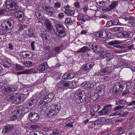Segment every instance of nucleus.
<instances>
[{
    "label": "nucleus",
    "instance_id": "f257e3e1",
    "mask_svg": "<svg viewBox=\"0 0 135 135\" xmlns=\"http://www.w3.org/2000/svg\"><path fill=\"white\" fill-rule=\"evenodd\" d=\"M61 109L60 104L52 105L46 109V112L48 117L52 118L59 113Z\"/></svg>",
    "mask_w": 135,
    "mask_h": 135
},
{
    "label": "nucleus",
    "instance_id": "f03ea898",
    "mask_svg": "<svg viewBox=\"0 0 135 135\" xmlns=\"http://www.w3.org/2000/svg\"><path fill=\"white\" fill-rule=\"evenodd\" d=\"M29 112V109L26 107L22 106H19L13 112V115L11 117V119L15 120L22 117V114H24Z\"/></svg>",
    "mask_w": 135,
    "mask_h": 135
},
{
    "label": "nucleus",
    "instance_id": "7ed1b4c3",
    "mask_svg": "<svg viewBox=\"0 0 135 135\" xmlns=\"http://www.w3.org/2000/svg\"><path fill=\"white\" fill-rule=\"evenodd\" d=\"M13 23V21L11 19L5 21L2 23L1 26L3 30V34H5L7 31L12 29Z\"/></svg>",
    "mask_w": 135,
    "mask_h": 135
},
{
    "label": "nucleus",
    "instance_id": "20e7f679",
    "mask_svg": "<svg viewBox=\"0 0 135 135\" xmlns=\"http://www.w3.org/2000/svg\"><path fill=\"white\" fill-rule=\"evenodd\" d=\"M54 98V96L52 93L47 95L43 100H41L38 105L42 107L45 108L47 105V103L50 102Z\"/></svg>",
    "mask_w": 135,
    "mask_h": 135
},
{
    "label": "nucleus",
    "instance_id": "39448f33",
    "mask_svg": "<svg viewBox=\"0 0 135 135\" xmlns=\"http://www.w3.org/2000/svg\"><path fill=\"white\" fill-rule=\"evenodd\" d=\"M54 27L56 28V34L60 37H63L66 36V33L63 25L60 24L55 25Z\"/></svg>",
    "mask_w": 135,
    "mask_h": 135
},
{
    "label": "nucleus",
    "instance_id": "423d86ee",
    "mask_svg": "<svg viewBox=\"0 0 135 135\" xmlns=\"http://www.w3.org/2000/svg\"><path fill=\"white\" fill-rule=\"evenodd\" d=\"M95 35L97 37L101 38H110L112 36V34L109 31L104 30L97 32Z\"/></svg>",
    "mask_w": 135,
    "mask_h": 135
},
{
    "label": "nucleus",
    "instance_id": "0eeeda50",
    "mask_svg": "<svg viewBox=\"0 0 135 135\" xmlns=\"http://www.w3.org/2000/svg\"><path fill=\"white\" fill-rule=\"evenodd\" d=\"M6 8L10 10L14 11L17 9L19 6L12 0H7L6 2Z\"/></svg>",
    "mask_w": 135,
    "mask_h": 135
},
{
    "label": "nucleus",
    "instance_id": "6e6552de",
    "mask_svg": "<svg viewBox=\"0 0 135 135\" xmlns=\"http://www.w3.org/2000/svg\"><path fill=\"white\" fill-rule=\"evenodd\" d=\"M112 105L109 104H106L105 107L98 113L99 115H103L109 114L110 112Z\"/></svg>",
    "mask_w": 135,
    "mask_h": 135
},
{
    "label": "nucleus",
    "instance_id": "1a4fd4ad",
    "mask_svg": "<svg viewBox=\"0 0 135 135\" xmlns=\"http://www.w3.org/2000/svg\"><path fill=\"white\" fill-rule=\"evenodd\" d=\"M82 97H79L78 95H76V97H74V98L75 102L78 103H80L83 102L86 103H88L90 100V98L88 97H86V94Z\"/></svg>",
    "mask_w": 135,
    "mask_h": 135
},
{
    "label": "nucleus",
    "instance_id": "9d476101",
    "mask_svg": "<svg viewBox=\"0 0 135 135\" xmlns=\"http://www.w3.org/2000/svg\"><path fill=\"white\" fill-rule=\"evenodd\" d=\"M94 65V63L92 62H89L86 63L81 67V70L86 73L89 72L90 69Z\"/></svg>",
    "mask_w": 135,
    "mask_h": 135
},
{
    "label": "nucleus",
    "instance_id": "9b49d317",
    "mask_svg": "<svg viewBox=\"0 0 135 135\" xmlns=\"http://www.w3.org/2000/svg\"><path fill=\"white\" fill-rule=\"evenodd\" d=\"M76 73L73 72L69 71L66 73L62 76V78L64 80L71 79L76 77Z\"/></svg>",
    "mask_w": 135,
    "mask_h": 135
},
{
    "label": "nucleus",
    "instance_id": "f8f14e48",
    "mask_svg": "<svg viewBox=\"0 0 135 135\" xmlns=\"http://www.w3.org/2000/svg\"><path fill=\"white\" fill-rule=\"evenodd\" d=\"M14 127L15 126L13 124H10L6 125L3 129L2 133L3 134L11 133L13 130Z\"/></svg>",
    "mask_w": 135,
    "mask_h": 135
},
{
    "label": "nucleus",
    "instance_id": "ddd939ff",
    "mask_svg": "<svg viewBox=\"0 0 135 135\" xmlns=\"http://www.w3.org/2000/svg\"><path fill=\"white\" fill-rule=\"evenodd\" d=\"M39 116L38 114L36 113H31L29 115L30 120L34 122L38 121L39 120Z\"/></svg>",
    "mask_w": 135,
    "mask_h": 135
},
{
    "label": "nucleus",
    "instance_id": "4468645a",
    "mask_svg": "<svg viewBox=\"0 0 135 135\" xmlns=\"http://www.w3.org/2000/svg\"><path fill=\"white\" fill-rule=\"evenodd\" d=\"M49 68L46 62L43 63L40 65L37 68V70L40 72L44 71Z\"/></svg>",
    "mask_w": 135,
    "mask_h": 135
},
{
    "label": "nucleus",
    "instance_id": "2eb2a0df",
    "mask_svg": "<svg viewBox=\"0 0 135 135\" xmlns=\"http://www.w3.org/2000/svg\"><path fill=\"white\" fill-rule=\"evenodd\" d=\"M124 85H123L120 83L115 84L113 89V90L115 92L122 91L125 87Z\"/></svg>",
    "mask_w": 135,
    "mask_h": 135
},
{
    "label": "nucleus",
    "instance_id": "dca6fc26",
    "mask_svg": "<svg viewBox=\"0 0 135 135\" xmlns=\"http://www.w3.org/2000/svg\"><path fill=\"white\" fill-rule=\"evenodd\" d=\"M65 87L68 88L70 89L75 88L76 87L77 85L75 83L77 82H73V81H68L66 82H64Z\"/></svg>",
    "mask_w": 135,
    "mask_h": 135
},
{
    "label": "nucleus",
    "instance_id": "f3484780",
    "mask_svg": "<svg viewBox=\"0 0 135 135\" xmlns=\"http://www.w3.org/2000/svg\"><path fill=\"white\" fill-rule=\"evenodd\" d=\"M40 36L41 37L43 40L46 42H47L49 41V36L46 33V31H43L40 33Z\"/></svg>",
    "mask_w": 135,
    "mask_h": 135
},
{
    "label": "nucleus",
    "instance_id": "a211bd4d",
    "mask_svg": "<svg viewBox=\"0 0 135 135\" xmlns=\"http://www.w3.org/2000/svg\"><path fill=\"white\" fill-rule=\"evenodd\" d=\"M90 47L92 50H94L95 52H99L100 50L99 46L98 45L96 44L95 43L93 42L89 44Z\"/></svg>",
    "mask_w": 135,
    "mask_h": 135
},
{
    "label": "nucleus",
    "instance_id": "6ab92c4d",
    "mask_svg": "<svg viewBox=\"0 0 135 135\" xmlns=\"http://www.w3.org/2000/svg\"><path fill=\"white\" fill-rule=\"evenodd\" d=\"M56 86L58 90L61 92L63 91L65 87L64 81H60L57 84Z\"/></svg>",
    "mask_w": 135,
    "mask_h": 135
},
{
    "label": "nucleus",
    "instance_id": "aec40b11",
    "mask_svg": "<svg viewBox=\"0 0 135 135\" xmlns=\"http://www.w3.org/2000/svg\"><path fill=\"white\" fill-rule=\"evenodd\" d=\"M35 13L38 18L43 20L44 15L42 11L41 10H36L35 12Z\"/></svg>",
    "mask_w": 135,
    "mask_h": 135
},
{
    "label": "nucleus",
    "instance_id": "412c9836",
    "mask_svg": "<svg viewBox=\"0 0 135 135\" xmlns=\"http://www.w3.org/2000/svg\"><path fill=\"white\" fill-rule=\"evenodd\" d=\"M104 86H100L99 87H97V88L96 90V92L99 96H102L104 93Z\"/></svg>",
    "mask_w": 135,
    "mask_h": 135
},
{
    "label": "nucleus",
    "instance_id": "4be33fe9",
    "mask_svg": "<svg viewBox=\"0 0 135 135\" xmlns=\"http://www.w3.org/2000/svg\"><path fill=\"white\" fill-rule=\"evenodd\" d=\"M45 25L47 29L50 31L52 30L53 27L51 25V22L49 20L47 19L45 20Z\"/></svg>",
    "mask_w": 135,
    "mask_h": 135
},
{
    "label": "nucleus",
    "instance_id": "5701e85b",
    "mask_svg": "<svg viewBox=\"0 0 135 135\" xmlns=\"http://www.w3.org/2000/svg\"><path fill=\"white\" fill-rule=\"evenodd\" d=\"M83 94H86L85 91L83 90H81L80 89H79L76 91L74 97H76V95H78L79 97L83 96L84 95Z\"/></svg>",
    "mask_w": 135,
    "mask_h": 135
},
{
    "label": "nucleus",
    "instance_id": "b1692460",
    "mask_svg": "<svg viewBox=\"0 0 135 135\" xmlns=\"http://www.w3.org/2000/svg\"><path fill=\"white\" fill-rule=\"evenodd\" d=\"M16 98L15 96L12 94H7L5 97V99L7 101H13Z\"/></svg>",
    "mask_w": 135,
    "mask_h": 135
},
{
    "label": "nucleus",
    "instance_id": "393cba45",
    "mask_svg": "<svg viewBox=\"0 0 135 135\" xmlns=\"http://www.w3.org/2000/svg\"><path fill=\"white\" fill-rule=\"evenodd\" d=\"M120 43L119 41H117L115 40L113 41H111L108 42L107 44L111 46H113V47H119V45H115L118 44Z\"/></svg>",
    "mask_w": 135,
    "mask_h": 135
},
{
    "label": "nucleus",
    "instance_id": "a878e982",
    "mask_svg": "<svg viewBox=\"0 0 135 135\" xmlns=\"http://www.w3.org/2000/svg\"><path fill=\"white\" fill-rule=\"evenodd\" d=\"M21 55L24 57L30 58L31 57V52L28 51H25L21 53Z\"/></svg>",
    "mask_w": 135,
    "mask_h": 135
},
{
    "label": "nucleus",
    "instance_id": "bb28decb",
    "mask_svg": "<svg viewBox=\"0 0 135 135\" xmlns=\"http://www.w3.org/2000/svg\"><path fill=\"white\" fill-rule=\"evenodd\" d=\"M124 37L126 38H131L132 37L134 34L131 31H124Z\"/></svg>",
    "mask_w": 135,
    "mask_h": 135
},
{
    "label": "nucleus",
    "instance_id": "cd10ccee",
    "mask_svg": "<svg viewBox=\"0 0 135 135\" xmlns=\"http://www.w3.org/2000/svg\"><path fill=\"white\" fill-rule=\"evenodd\" d=\"M74 122V119H71L68 120L65 123L66 126L68 127L72 128L73 127V123Z\"/></svg>",
    "mask_w": 135,
    "mask_h": 135
},
{
    "label": "nucleus",
    "instance_id": "c85d7f7f",
    "mask_svg": "<svg viewBox=\"0 0 135 135\" xmlns=\"http://www.w3.org/2000/svg\"><path fill=\"white\" fill-rule=\"evenodd\" d=\"M122 21H123L122 18H119V19H115L112 20V22L113 25H120Z\"/></svg>",
    "mask_w": 135,
    "mask_h": 135
},
{
    "label": "nucleus",
    "instance_id": "c756f323",
    "mask_svg": "<svg viewBox=\"0 0 135 135\" xmlns=\"http://www.w3.org/2000/svg\"><path fill=\"white\" fill-rule=\"evenodd\" d=\"M22 63L26 67L28 68L32 67L34 65V63L31 61H29L22 62Z\"/></svg>",
    "mask_w": 135,
    "mask_h": 135
},
{
    "label": "nucleus",
    "instance_id": "7c9ffc66",
    "mask_svg": "<svg viewBox=\"0 0 135 135\" xmlns=\"http://www.w3.org/2000/svg\"><path fill=\"white\" fill-rule=\"evenodd\" d=\"M15 13V17L21 21L23 20L24 15L23 14L18 13L17 12H16Z\"/></svg>",
    "mask_w": 135,
    "mask_h": 135
},
{
    "label": "nucleus",
    "instance_id": "2f4dec72",
    "mask_svg": "<svg viewBox=\"0 0 135 135\" xmlns=\"http://www.w3.org/2000/svg\"><path fill=\"white\" fill-rule=\"evenodd\" d=\"M89 50V49L88 47L84 46L78 50L77 52L78 53L82 52L84 53L86 52L87 51H88Z\"/></svg>",
    "mask_w": 135,
    "mask_h": 135
},
{
    "label": "nucleus",
    "instance_id": "473e14b6",
    "mask_svg": "<svg viewBox=\"0 0 135 135\" xmlns=\"http://www.w3.org/2000/svg\"><path fill=\"white\" fill-rule=\"evenodd\" d=\"M123 21L125 20V21H128V22H129V21H133L135 20V17L133 16H132L130 15H127L124 18H122Z\"/></svg>",
    "mask_w": 135,
    "mask_h": 135
},
{
    "label": "nucleus",
    "instance_id": "72a5a7b5",
    "mask_svg": "<svg viewBox=\"0 0 135 135\" xmlns=\"http://www.w3.org/2000/svg\"><path fill=\"white\" fill-rule=\"evenodd\" d=\"M46 12L47 15L51 16L54 15L55 14L53 8L50 6L48 9V10H47Z\"/></svg>",
    "mask_w": 135,
    "mask_h": 135
},
{
    "label": "nucleus",
    "instance_id": "f704fd0d",
    "mask_svg": "<svg viewBox=\"0 0 135 135\" xmlns=\"http://www.w3.org/2000/svg\"><path fill=\"white\" fill-rule=\"evenodd\" d=\"M127 103L125 100H119V101H116V104L118 105H121V106H124V105Z\"/></svg>",
    "mask_w": 135,
    "mask_h": 135
},
{
    "label": "nucleus",
    "instance_id": "c9c22d12",
    "mask_svg": "<svg viewBox=\"0 0 135 135\" xmlns=\"http://www.w3.org/2000/svg\"><path fill=\"white\" fill-rule=\"evenodd\" d=\"M82 79V78H80L78 79V81H77V82L79 84L80 83V81ZM81 84H82L83 86L84 87V88H88L89 89V86H88V82H84L83 83H81Z\"/></svg>",
    "mask_w": 135,
    "mask_h": 135
},
{
    "label": "nucleus",
    "instance_id": "e433bc0d",
    "mask_svg": "<svg viewBox=\"0 0 135 135\" xmlns=\"http://www.w3.org/2000/svg\"><path fill=\"white\" fill-rule=\"evenodd\" d=\"M64 12L65 13L67 14L68 15L71 16L74 14L75 11L74 10H72L69 8H67L65 9Z\"/></svg>",
    "mask_w": 135,
    "mask_h": 135
},
{
    "label": "nucleus",
    "instance_id": "4c0bfd02",
    "mask_svg": "<svg viewBox=\"0 0 135 135\" xmlns=\"http://www.w3.org/2000/svg\"><path fill=\"white\" fill-rule=\"evenodd\" d=\"M89 89L93 90L96 86V83L94 82H88Z\"/></svg>",
    "mask_w": 135,
    "mask_h": 135
},
{
    "label": "nucleus",
    "instance_id": "58836bf2",
    "mask_svg": "<svg viewBox=\"0 0 135 135\" xmlns=\"http://www.w3.org/2000/svg\"><path fill=\"white\" fill-rule=\"evenodd\" d=\"M12 91L10 88L7 87L5 88L4 91V93L5 94H12Z\"/></svg>",
    "mask_w": 135,
    "mask_h": 135
},
{
    "label": "nucleus",
    "instance_id": "ea45409f",
    "mask_svg": "<svg viewBox=\"0 0 135 135\" xmlns=\"http://www.w3.org/2000/svg\"><path fill=\"white\" fill-rule=\"evenodd\" d=\"M28 35L30 37H33L35 33V31L32 29L28 28L27 30Z\"/></svg>",
    "mask_w": 135,
    "mask_h": 135
},
{
    "label": "nucleus",
    "instance_id": "a19ab883",
    "mask_svg": "<svg viewBox=\"0 0 135 135\" xmlns=\"http://www.w3.org/2000/svg\"><path fill=\"white\" fill-rule=\"evenodd\" d=\"M114 35L115 37H124V31L115 33Z\"/></svg>",
    "mask_w": 135,
    "mask_h": 135
},
{
    "label": "nucleus",
    "instance_id": "79ce46f5",
    "mask_svg": "<svg viewBox=\"0 0 135 135\" xmlns=\"http://www.w3.org/2000/svg\"><path fill=\"white\" fill-rule=\"evenodd\" d=\"M99 96L97 93H92V96H91V98L93 100H95L98 99L99 98Z\"/></svg>",
    "mask_w": 135,
    "mask_h": 135
},
{
    "label": "nucleus",
    "instance_id": "37998d69",
    "mask_svg": "<svg viewBox=\"0 0 135 135\" xmlns=\"http://www.w3.org/2000/svg\"><path fill=\"white\" fill-rule=\"evenodd\" d=\"M118 5V2L117 1H115L113 2L111 4L109 5V7L111 8V9L112 10L114 9L116 6Z\"/></svg>",
    "mask_w": 135,
    "mask_h": 135
},
{
    "label": "nucleus",
    "instance_id": "c03bdc74",
    "mask_svg": "<svg viewBox=\"0 0 135 135\" xmlns=\"http://www.w3.org/2000/svg\"><path fill=\"white\" fill-rule=\"evenodd\" d=\"M7 12V10L4 7H2L0 9V15L6 14Z\"/></svg>",
    "mask_w": 135,
    "mask_h": 135
},
{
    "label": "nucleus",
    "instance_id": "a18cd8bd",
    "mask_svg": "<svg viewBox=\"0 0 135 135\" xmlns=\"http://www.w3.org/2000/svg\"><path fill=\"white\" fill-rule=\"evenodd\" d=\"M72 22V20L71 18H67L66 19L65 23L67 25H70Z\"/></svg>",
    "mask_w": 135,
    "mask_h": 135
},
{
    "label": "nucleus",
    "instance_id": "49530a36",
    "mask_svg": "<svg viewBox=\"0 0 135 135\" xmlns=\"http://www.w3.org/2000/svg\"><path fill=\"white\" fill-rule=\"evenodd\" d=\"M28 28V26L26 25H23V26H21L19 29V30L20 31H21L23 30L26 31L27 30Z\"/></svg>",
    "mask_w": 135,
    "mask_h": 135
},
{
    "label": "nucleus",
    "instance_id": "de8ad7c7",
    "mask_svg": "<svg viewBox=\"0 0 135 135\" xmlns=\"http://www.w3.org/2000/svg\"><path fill=\"white\" fill-rule=\"evenodd\" d=\"M104 68L105 70V73H106V74H108L111 73L112 69L110 67H107Z\"/></svg>",
    "mask_w": 135,
    "mask_h": 135
},
{
    "label": "nucleus",
    "instance_id": "09e8293b",
    "mask_svg": "<svg viewBox=\"0 0 135 135\" xmlns=\"http://www.w3.org/2000/svg\"><path fill=\"white\" fill-rule=\"evenodd\" d=\"M61 132L59 130H54L53 132V135H61Z\"/></svg>",
    "mask_w": 135,
    "mask_h": 135
},
{
    "label": "nucleus",
    "instance_id": "8fccbe9b",
    "mask_svg": "<svg viewBox=\"0 0 135 135\" xmlns=\"http://www.w3.org/2000/svg\"><path fill=\"white\" fill-rule=\"evenodd\" d=\"M109 56V54L108 52H104L101 54L100 56L102 58H106Z\"/></svg>",
    "mask_w": 135,
    "mask_h": 135
},
{
    "label": "nucleus",
    "instance_id": "3c124183",
    "mask_svg": "<svg viewBox=\"0 0 135 135\" xmlns=\"http://www.w3.org/2000/svg\"><path fill=\"white\" fill-rule=\"evenodd\" d=\"M40 107L41 108H42V109H41L39 111V113L41 115H44L45 113L46 112V110L45 109V108L46 107H47V105H46V107H45V108H43L42 107H41V106L40 105Z\"/></svg>",
    "mask_w": 135,
    "mask_h": 135
},
{
    "label": "nucleus",
    "instance_id": "603ef678",
    "mask_svg": "<svg viewBox=\"0 0 135 135\" xmlns=\"http://www.w3.org/2000/svg\"><path fill=\"white\" fill-rule=\"evenodd\" d=\"M16 69L18 71L21 70L23 69V67L17 64L16 65Z\"/></svg>",
    "mask_w": 135,
    "mask_h": 135
},
{
    "label": "nucleus",
    "instance_id": "864d4df0",
    "mask_svg": "<svg viewBox=\"0 0 135 135\" xmlns=\"http://www.w3.org/2000/svg\"><path fill=\"white\" fill-rule=\"evenodd\" d=\"M100 106L98 105H95V106L92 107L94 112L95 113L99 110Z\"/></svg>",
    "mask_w": 135,
    "mask_h": 135
},
{
    "label": "nucleus",
    "instance_id": "5fc2aeb1",
    "mask_svg": "<svg viewBox=\"0 0 135 135\" xmlns=\"http://www.w3.org/2000/svg\"><path fill=\"white\" fill-rule=\"evenodd\" d=\"M122 112L120 110L116 111L111 114V116H116L119 115H122Z\"/></svg>",
    "mask_w": 135,
    "mask_h": 135
},
{
    "label": "nucleus",
    "instance_id": "6e6d98bb",
    "mask_svg": "<svg viewBox=\"0 0 135 135\" xmlns=\"http://www.w3.org/2000/svg\"><path fill=\"white\" fill-rule=\"evenodd\" d=\"M36 45V43L34 41H32L31 43V47L32 48V49L33 50H35V46Z\"/></svg>",
    "mask_w": 135,
    "mask_h": 135
},
{
    "label": "nucleus",
    "instance_id": "4d7b16f0",
    "mask_svg": "<svg viewBox=\"0 0 135 135\" xmlns=\"http://www.w3.org/2000/svg\"><path fill=\"white\" fill-rule=\"evenodd\" d=\"M50 7V6H47L46 5L44 4H42L41 6L42 9L46 12L47 11V10H48V9H49Z\"/></svg>",
    "mask_w": 135,
    "mask_h": 135
},
{
    "label": "nucleus",
    "instance_id": "13d9d810",
    "mask_svg": "<svg viewBox=\"0 0 135 135\" xmlns=\"http://www.w3.org/2000/svg\"><path fill=\"white\" fill-rule=\"evenodd\" d=\"M125 107L124 106H121V105H119L118 106L116 107L115 108H113V110L114 111H116L117 110H118L121 109Z\"/></svg>",
    "mask_w": 135,
    "mask_h": 135
},
{
    "label": "nucleus",
    "instance_id": "bf43d9fd",
    "mask_svg": "<svg viewBox=\"0 0 135 135\" xmlns=\"http://www.w3.org/2000/svg\"><path fill=\"white\" fill-rule=\"evenodd\" d=\"M40 95L42 97V98L44 99V98L47 95L46 92L44 90L42 91L40 93Z\"/></svg>",
    "mask_w": 135,
    "mask_h": 135
},
{
    "label": "nucleus",
    "instance_id": "052dcab7",
    "mask_svg": "<svg viewBox=\"0 0 135 135\" xmlns=\"http://www.w3.org/2000/svg\"><path fill=\"white\" fill-rule=\"evenodd\" d=\"M38 102V100L36 99H33L31 100L32 105H35Z\"/></svg>",
    "mask_w": 135,
    "mask_h": 135
},
{
    "label": "nucleus",
    "instance_id": "680f3d73",
    "mask_svg": "<svg viewBox=\"0 0 135 135\" xmlns=\"http://www.w3.org/2000/svg\"><path fill=\"white\" fill-rule=\"evenodd\" d=\"M127 106H133L135 105V100H132L129 102H127Z\"/></svg>",
    "mask_w": 135,
    "mask_h": 135
},
{
    "label": "nucleus",
    "instance_id": "e2e57ef3",
    "mask_svg": "<svg viewBox=\"0 0 135 135\" xmlns=\"http://www.w3.org/2000/svg\"><path fill=\"white\" fill-rule=\"evenodd\" d=\"M51 128L50 127H45L43 129V130L44 131L47 132L51 131Z\"/></svg>",
    "mask_w": 135,
    "mask_h": 135
},
{
    "label": "nucleus",
    "instance_id": "0e129e2a",
    "mask_svg": "<svg viewBox=\"0 0 135 135\" xmlns=\"http://www.w3.org/2000/svg\"><path fill=\"white\" fill-rule=\"evenodd\" d=\"M127 48L129 49H132L134 47V45L133 44H127L126 45Z\"/></svg>",
    "mask_w": 135,
    "mask_h": 135
},
{
    "label": "nucleus",
    "instance_id": "69168bd1",
    "mask_svg": "<svg viewBox=\"0 0 135 135\" xmlns=\"http://www.w3.org/2000/svg\"><path fill=\"white\" fill-rule=\"evenodd\" d=\"M21 101L18 97L16 99L15 98L14 100H13V101H12V103H13L16 104L20 102Z\"/></svg>",
    "mask_w": 135,
    "mask_h": 135
},
{
    "label": "nucleus",
    "instance_id": "338daca9",
    "mask_svg": "<svg viewBox=\"0 0 135 135\" xmlns=\"http://www.w3.org/2000/svg\"><path fill=\"white\" fill-rule=\"evenodd\" d=\"M32 104L31 102L27 103L26 105V107L29 109V108L30 109L32 107Z\"/></svg>",
    "mask_w": 135,
    "mask_h": 135
},
{
    "label": "nucleus",
    "instance_id": "774afa93",
    "mask_svg": "<svg viewBox=\"0 0 135 135\" xmlns=\"http://www.w3.org/2000/svg\"><path fill=\"white\" fill-rule=\"evenodd\" d=\"M10 135H20V134L18 131H14Z\"/></svg>",
    "mask_w": 135,
    "mask_h": 135
}]
</instances>
